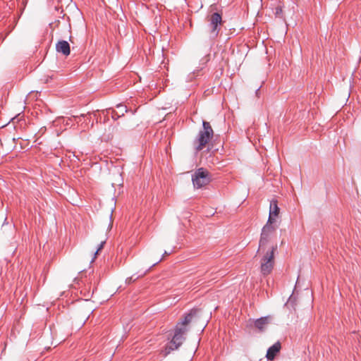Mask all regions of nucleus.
I'll return each instance as SVG.
<instances>
[{
    "instance_id": "obj_1",
    "label": "nucleus",
    "mask_w": 361,
    "mask_h": 361,
    "mask_svg": "<svg viewBox=\"0 0 361 361\" xmlns=\"http://www.w3.org/2000/svg\"><path fill=\"white\" fill-rule=\"evenodd\" d=\"M196 312V310H190L184 319L176 325L172 339L166 344L165 348L166 355L169 354L171 351L177 350L182 345L185 339V335L188 331V325L191 322Z\"/></svg>"
},
{
    "instance_id": "obj_12",
    "label": "nucleus",
    "mask_w": 361,
    "mask_h": 361,
    "mask_svg": "<svg viewBox=\"0 0 361 361\" xmlns=\"http://www.w3.org/2000/svg\"><path fill=\"white\" fill-rule=\"evenodd\" d=\"M116 108L118 110L117 111L118 112L119 114L121 115V116H123L126 112H127V107L123 104H118L116 106Z\"/></svg>"
},
{
    "instance_id": "obj_13",
    "label": "nucleus",
    "mask_w": 361,
    "mask_h": 361,
    "mask_svg": "<svg viewBox=\"0 0 361 361\" xmlns=\"http://www.w3.org/2000/svg\"><path fill=\"white\" fill-rule=\"evenodd\" d=\"M105 243H106L105 241H102L100 243V244L99 245L96 252H94V255L93 259H92V262H93L94 260V259L96 258V257H97V254L99 253V252L103 249L104 245Z\"/></svg>"
},
{
    "instance_id": "obj_18",
    "label": "nucleus",
    "mask_w": 361,
    "mask_h": 361,
    "mask_svg": "<svg viewBox=\"0 0 361 361\" xmlns=\"http://www.w3.org/2000/svg\"><path fill=\"white\" fill-rule=\"evenodd\" d=\"M169 255V253L166 251H165L164 253V255Z\"/></svg>"
},
{
    "instance_id": "obj_16",
    "label": "nucleus",
    "mask_w": 361,
    "mask_h": 361,
    "mask_svg": "<svg viewBox=\"0 0 361 361\" xmlns=\"http://www.w3.org/2000/svg\"><path fill=\"white\" fill-rule=\"evenodd\" d=\"M291 301H292V295L290 296L287 303L288 304V303L291 302Z\"/></svg>"
},
{
    "instance_id": "obj_3",
    "label": "nucleus",
    "mask_w": 361,
    "mask_h": 361,
    "mask_svg": "<svg viewBox=\"0 0 361 361\" xmlns=\"http://www.w3.org/2000/svg\"><path fill=\"white\" fill-rule=\"evenodd\" d=\"M211 180L209 172L203 169H198L192 176V181L195 188H201L207 185Z\"/></svg>"
},
{
    "instance_id": "obj_11",
    "label": "nucleus",
    "mask_w": 361,
    "mask_h": 361,
    "mask_svg": "<svg viewBox=\"0 0 361 361\" xmlns=\"http://www.w3.org/2000/svg\"><path fill=\"white\" fill-rule=\"evenodd\" d=\"M146 274H147V271H144L143 273H142V274H140L139 275L134 274V275H133V276H131L130 277H128L126 279V281H125L126 284L130 285V283H134L135 281H136L140 277L144 276Z\"/></svg>"
},
{
    "instance_id": "obj_10",
    "label": "nucleus",
    "mask_w": 361,
    "mask_h": 361,
    "mask_svg": "<svg viewBox=\"0 0 361 361\" xmlns=\"http://www.w3.org/2000/svg\"><path fill=\"white\" fill-rule=\"evenodd\" d=\"M56 50L57 52L61 53L64 56H68L71 53L70 44L66 40H59L56 44Z\"/></svg>"
},
{
    "instance_id": "obj_7",
    "label": "nucleus",
    "mask_w": 361,
    "mask_h": 361,
    "mask_svg": "<svg viewBox=\"0 0 361 361\" xmlns=\"http://www.w3.org/2000/svg\"><path fill=\"white\" fill-rule=\"evenodd\" d=\"M281 349V344L279 341L276 342L274 345L270 346L266 354V358L268 361H272L275 359L277 354Z\"/></svg>"
},
{
    "instance_id": "obj_17",
    "label": "nucleus",
    "mask_w": 361,
    "mask_h": 361,
    "mask_svg": "<svg viewBox=\"0 0 361 361\" xmlns=\"http://www.w3.org/2000/svg\"><path fill=\"white\" fill-rule=\"evenodd\" d=\"M259 88H260V87H259V88L256 90V92H255V93H256V95H257V97H258V94H259Z\"/></svg>"
},
{
    "instance_id": "obj_8",
    "label": "nucleus",
    "mask_w": 361,
    "mask_h": 361,
    "mask_svg": "<svg viewBox=\"0 0 361 361\" xmlns=\"http://www.w3.org/2000/svg\"><path fill=\"white\" fill-rule=\"evenodd\" d=\"M280 209L278 207V202L275 200H272L270 202L269 207V215L267 220V222L269 224L275 223V216H277L279 214Z\"/></svg>"
},
{
    "instance_id": "obj_14",
    "label": "nucleus",
    "mask_w": 361,
    "mask_h": 361,
    "mask_svg": "<svg viewBox=\"0 0 361 361\" xmlns=\"http://www.w3.org/2000/svg\"><path fill=\"white\" fill-rule=\"evenodd\" d=\"M283 12V10H282V8L281 6H277L276 8V11H275V14L276 16H280L281 14Z\"/></svg>"
},
{
    "instance_id": "obj_6",
    "label": "nucleus",
    "mask_w": 361,
    "mask_h": 361,
    "mask_svg": "<svg viewBox=\"0 0 361 361\" xmlns=\"http://www.w3.org/2000/svg\"><path fill=\"white\" fill-rule=\"evenodd\" d=\"M275 230L276 226L274 225V224H269L267 222V224L262 229L258 251L262 247L265 245L269 241L271 236Z\"/></svg>"
},
{
    "instance_id": "obj_9",
    "label": "nucleus",
    "mask_w": 361,
    "mask_h": 361,
    "mask_svg": "<svg viewBox=\"0 0 361 361\" xmlns=\"http://www.w3.org/2000/svg\"><path fill=\"white\" fill-rule=\"evenodd\" d=\"M269 317H263L255 320L250 321V326H254L255 328L262 331L266 329V326L269 324Z\"/></svg>"
},
{
    "instance_id": "obj_4",
    "label": "nucleus",
    "mask_w": 361,
    "mask_h": 361,
    "mask_svg": "<svg viewBox=\"0 0 361 361\" xmlns=\"http://www.w3.org/2000/svg\"><path fill=\"white\" fill-rule=\"evenodd\" d=\"M222 23V17L218 12L213 13L209 18L208 27L209 28L210 38H216L220 31V26Z\"/></svg>"
},
{
    "instance_id": "obj_2",
    "label": "nucleus",
    "mask_w": 361,
    "mask_h": 361,
    "mask_svg": "<svg viewBox=\"0 0 361 361\" xmlns=\"http://www.w3.org/2000/svg\"><path fill=\"white\" fill-rule=\"evenodd\" d=\"M203 129L199 132L198 137L195 140L198 145L195 147L197 151H200L208 143L209 139L213 136V130L210 123L203 121Z\"/></svg>"
},
{
    "instance_id": "obj_15",
    "label": "nucleus",
    "mask_w": 361,
    "mask_h": 361,
    "mask_svg": "<svg viewBox=\"0 0 361 361\" xmlns=\"http://www.w3.org/2000/svg\"><path fill=\"white\" fill-rule=\"evenodd\" d=\"M121 116V114H118V111H114L112 112V118L114 119V120H116L118 119V118H120Z\"/></svg>"
},
{
    "instance_id": "obj_5",
    "label": "nucleus",
    "mask_w": 361,
    "mask_h": 361,
    "mask_svg": "<svg viewBox=\"0 0 361 361\" xmlns=\"http://www.w3.org/2000/svg\"><path fill=\"white\" fill-rule=\"evenodd\" d=\"M276 249V246L272 247L271 250L268 251L262 259L261 272L264 276L269 274L273 269L274 251Z\"/></svg>"
}]
</instances>
